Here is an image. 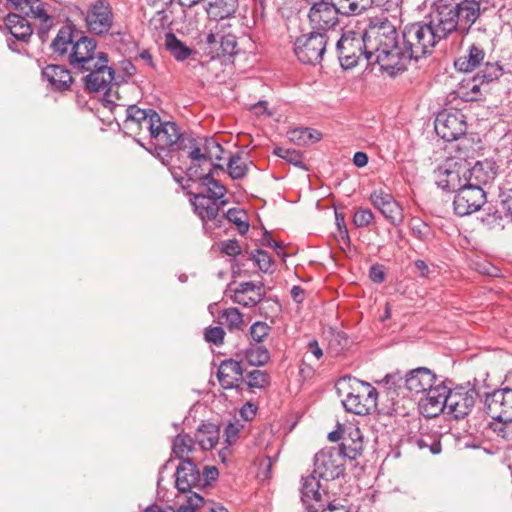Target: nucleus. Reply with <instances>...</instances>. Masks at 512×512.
<instances>
[{
    "label": "nucleus",
    "mask_w": 512,
    "mask_h": 512,
    "mask_svg": "<svg viewBox=\"0 0 512 512\" xmlns=\"http://www.w3.org/2000/svg\"><path fill=\"white\" fill-rule=\"evenodd\" d=\"M363 35L368 64L378 65L382 72L391 77L401 74L403 49L396 18L390 20L383 15L370 18Z\"/></svg>",
    "instance_id": "f257e3e1"
},
{
    "label": "nucleus",
    "mask_w": 512,
    "mask_h": 512,
    "mask_svg": "<svg viewBox=\"0 0 512 512\" xmlns=\"http://www.w3.org/2000/svg\"><path fill=\"white\" fill-rule=\"evenodd\" d=\"M401 73L407 70L412 60L429 55L439 42L438 38L427 23L416 22L405 26L402 34Z\"/></svg>",
    "instance_id": "f03ea898"
},
{
    "label": "nucleus",
    "mask_w": 512,
    "mask_h": 512,
    "mask_svg": "<svg viewBox=\"0 0 512 512\" xmlns=\"http://www.w3.org/2000/svg\"><path fill=\"white\" fill-rule=\"evenodd\" d=\"M338 391L345 395V409L356 415H368L377 407L378 392L369 383L356 378H343L338 382Z\"/></svg>",
    "instance_id": "7ed1b4c3"
},
{
    "label": "nucleus",
    "mask_w": 512,
    "mask_h": 512,
    "mask_svg": "<svg viewBox=\"0 0 512 512\" xmlns=\"http://www.w3.org/2000/svg\"><path fill=\"white\" fill-rule=\"evenodd\" d=\"M471 141L469 139H463L458 144L459 159L464 160L467 182L474 186H478L485 190V186L490 184L496 177L497 165L496 162L491 159L478 160L473 166L467 162V158H471L474 154V150L470 151Z\"/></svg>",
    "instance_id": "20e7f679"
},
{
    "label": "nucleus",
    "mask_w": 512,
    "mask_h": 512,
    "mask_svg": "<svg viewBox=\"0 0 512 512\" xmlns=\"http://www.w3.org/2000/svg\"><path fill=\"white\" fill-rule=\"evenodd\" d=\"M328 44V35L312 31L296 38L294 52L304 64L315 65L322 61Z\"/></svg>",
    "instance_id": "39448f33"
},
{
    "label": "nucleus",
    "mask_w": 512,
    "mask_h": 512,
    "mask_svg": "<svg viewBox=\"0 0 512 512\" xmlns=\"http://www.w3.org/2000/svg\"><path fill=\"white\" fill-rule=\"evenodd\" d=\"M345 463L341 451L336 447H326L314 456L313 472L322 480H334L344 475Z\"/></svg>",
    "instance_id": "423d86ee"
},
{
    "label": "nucleus",
    "mask_w": 512,
    "mask_h": 512,
    "mask_svg": "<svg viewBox=\"0 0 512 512\" xmlns=\"http://www.w3.org/2000/svg\"><path fill=\"white\" fill-rule=\"evenodd\" d=\"M336 49L344 69L355 67L363 56L366 59V43L363 34L361 36L355 33L342 35L336 43Z\"/></svg>",
    "instance_id": "0eeeda50"
},
{
    "label": "nucleus",
    "mask_w": 512,
    "mask_h": 512,
    "mask_svg": "<svg viewBox=\"0 0 512 512\" xmlns=\"http://www.w3.org/2000/svg\"><path fill=\"white\" fill-rule=\"evenodd\" d=\"M467 130L466 117L458 110L442 111L435 119V131L443 140L451 142L464 139Z\"/></svg>",
    "instance_id": "6e6552de"
},
{
    "label": "nucleus",
    "mask_w": 512,
    "mask_h": 512,
    "mask_svg": "<svg viewBox=\"0 0 512 512\" xmlns=\"http://www.w3.org/2000/svg\"><path fill=\"white\" fill-rule=\"evenodd\" d=\"M96 41L93 38L79 35L68 54V62L78 72L92 69L94 62L98 60L99 52H96Z\"/></svg>",
    "instance_id": "1a4fd4ad"
},
{
    "label": "nucleus",
    "mask_w": 512,
    "mask_h": 512,
    "mask_svg": "<svg viewBox=\"0 0 512 512\" xmlns=\"http://www.w3.org/2000/svg\"><path fill=\"white\" fill-rule=\"evenodd\" d=\"M339 15L341 13L334 1L321 0L311 6L308 19L313 31L326 33L338 25Z\"/></svg>",
    "instance_id": "9d476101"
},
{
    "label": "nucleus",
    "mask_w": 512,
    "mask_h": 512,
    "mask_svg": "<svg viewBox=\"0 0 512 512\" xmlns=\"http://www.w3.org/2000/svg\"><path fill=\"white\" fill-rule=\"evenodd\" d=\"M464 169V162H457L454 159L447 160L434 172L436 184L445 191L457 193L467 182Z\"/></svg>",
    "instance_id": "9b49d317"
},
{
    "label": "nucleus",
    "mask_w": 512,
    "mask_h": 512,
    "mask_svg": "<svg viewBox=\"0 0 512 512\" xmlns=\"http://www.w3.org/2000/svg\"><path fill=\"white\" fill-rule=\"evenodd\" d=\"M486 203V192L484 189L472 184H465L455 194L453 205L454 211L459 216H466L481 209Z\"/></svg>",
    "instance_id": "f8f14e48"
},
{
    "label": "nucleus",
    "mask_w": 512,
    "mask_h": 512,
    "mask_svg": "<svg viewBox=\"0 0 512 512\" xmlns=\"http://www.w3.org/2000/svg\"><path fill=\"white\" fill-rule=\"evenodd\" d=\"M95 66L84 77L85 87L92 92L106 91L114 80V70L108 66L107 54L99 52Z\"/></svg>",
    "instance_id": "ddd939ff"
},
{
    "label": "nucleus",
    "mask_w": 512,
    "mask_h": 512,
    "mask_svg": "<svg viewBox=\"0 0 512 512\" xmlns=\"http://www.w3.org/2000/svg\"><path fill=\"white\" fill-rule=\"evenodd\" d=\"M201 473L195 461H182L176 470V488L182 494L178 496L180 504L187 503V497L193 494L192 488L198 487L201 483Z\"/></svg>",
    "instance_id": "4468645a"
},
{
    "label": "nucleus",
    "mask_w": 512,
    "mask_h": 512,
    "mask_svg": "<svg viewBox=\"0 0 512 512\" xmlns=\"http://www.w3.org/2000/svg\"><path fill=\"white\" fill-rule=\"evenodd\" d=\"M478 393L474 388H448V412L456 419L467 416L476 403Z\"/></svg>",
    "instance_id": "2eb2a0df"
},
{
    "label": "nucleus",
    "mask_w": 512,
    "mask_h": 512,
    "mask_svg": "<svg viewBox=\"0 0 512 512\" xmlns=\"http://www.w3.org/2000/svg\"><path fill=\"white\" fill-rule=\"evenodd\" d=\"M191 204L194 207V212L205 223V229L222 226L224 217L219 215V204L216 200L199 193L191 198Z\"/></svg>",
    "instance_id": "dca6fc26"
},
{
    "label": "nucleus",
    "mask_w": 512,
    "mask_h": 512,
    "mask_svg": "<svg viewBox=\"0 0 512 512\" xmlns=\"http://www.w3.org/2000/svg\"><path fill=\"white\" fill-rule=\"evenodd\" d=\"M448 387L439 384L426 391L424 397L419 400V410L426 418H434L448 409Z\"/></svg>",
    "instance_id": "f3484780"
},
{
    "label": "nucleus",
    "mask_w": 512,
    "mask_h": 512,
    "mask_svg": "<svg viewBox=\"0 0 512 512\" xmlns=\"http://www.w3.org/2000/svg\"><path fill=\"white\" fill-rule=\"evenodd\" d=\"M87 27L95 34L107 33L113 23V13L109 3L98 0L90 6L85 18Z\"/></svg>",
    "instance_id": "a211bd4d"
},
{
    "label": "nucleus",
    "mask_w": 512,
    "mask_h": 512,
    "mask_svg": "<svg viewBox=\"0 0 512 512\" xmlns=\"http://www.w3.org/2000/svg\"><path fill=\"white\" fill-rule=\"evenodd\" d=\"M427 25L433 28V32L439 41L446 38L458 28L453 6H437L435 12L430 15V21Z\"/></svg>",
    "instance_id": "6ab92c4d"
},
{
    "label": "nucleus",
    "mask_w": 512,
    "mask_h": 512,
    "mask_svg": "<svg viewBox=\"0 0 512 512\" xmlns=\"http://www.w3.org/2000/svg\"><path fill=\"white\" fill-rule=\"evenodd\" d=\"M485 408L491 418L512 417V389L503 388L487 394Z\"/></svg>",
    "instance_id": "aec40b11"
},
{
    "label": "nucleus",
    "mask_w": 512,
    "mask_h": 512,
    "mask_svg": "<svg viewBox=\"0 0 512 512\" xmlns=\"http://www.w3.org/2000/svg\"><path fill=\"white\" fill-rule=\"evenodd\" d=\"M481 5L477 0H463L456 6H453L457 23H461L459 29H462V34H468L471 26L477 21L481 13L484 12Z\"/></svg>",
    "instance_id": "412c9836"
},
{
    "label": "nucleus",
    "mask_w": 512,
    "mask_h": 512,
    "mask_svg": "<svg viewBox=\"0 0 512 512\" xmlns=\"http://www.w3.org/2000/svg\"><path fill=\"white\" fill-rule=\"evenodd\" d=\"M435 374L428 368L419 367L406 374L405 387L413 393L426 392L433 388Z\"/></svg>",
    "instance_id": "4be33fe9"
},
{
    "label": "nucleus",
    "mask_w": 512,
    "mask_h": 512,
    "mask_svg": "<svg viewBox=\"0 0 512 512\" xmlns=\"http://www.w3.org/2000/svg\"><path fill=\"white\" fill-rule=\"evenodd\" d=\"M341 451L344 459H356L363 450L362 434L359 428L349 426L343 430L342 443L340 447H336Z\"/></svg>",
    "instance_id": "5701e85b"
},
{
    "label": "nucleus",
    "mask_w": 512,
    "mask_h": 512,
    "mask_svg": "<svg viewBox=\"0 0 512 512\" xmlns=\"http://www.w3.org/2000/svg\"><path fill=\"white\" fill-rule=\"evenodd\" d=\"M217 378L224 389L237 387L243 380V369L240 362L233 359L223 360L218 368Z\"/></svg>",
    "instance_id": "b1692460"
},
{
    "label": "nucleus",
    "mask_w": 512,
    "mask_h": 512,
    "mask_svg": "<svg viewBox=\"0 0 512 512\" xmlns=\"http://www.w3.org/2000/svg\"><path fill=\"white\" fill-rule=\"evenodd\" d=\"M318 476L313 472L311 475L302 478L301 494L302 501L315 512L322 506L320 482Z\"/></svg>",
    "instance_id": "393cba45"
},
{
    "label": "nucleus",
    "mask_w": 512,
    "mask_h": 512,
    "mask_svg": "<svg viewBox=\"0 0 512 512\" xmlns=\"http://www.w3.org/2000/svg\"><path fill=\"white\" fill-rule=\"evenodd\" d=\"M180 137L179 129L174 122H163L162 120L160 127L151 136L155 141V145L160 149H166L175 145Z\"/></svg>",
    "instance_id": "a878e982"
},
{
    "label": "nucleus",
    "mask_w": 512,
    "mask_h": 512,
    "mask_svg": "<svg viewBox=\"0 0 512 512\" xmlns=\"http://www.w3.org/2000/svg\"><path fill=\"white\" fill-rule=\"evenodd\" d=\"M158 122V113L152 109H141L135 105L126 109L125 126L130 130H134L138 124H149L151 129Z\"/></svg>",
    "instance_id": "bb28decb"
},
{
    "label": "nucleus",
    "mask_w": 512,
    "mask_h": 512,
    "mask_svg": "<svg viewBox=\"0 0 512 512\" xmlns=\"http://www.w3.org/2000/svg\"><path fill=\"white\" fill-rule=\"evenodd\" d=\"M42 76L56 90H65L72 83L70 71L61 65H47L42 70Z\"/></svg>",
    "instance_id": "cd10ccee"
},
{
    "label": "nucleus",
    "mask_w": 512,
    "mask_h": 512,
    "mask_svg": "<svg viewBox=\"0 0 512 512\" xmlns=\"http://www.w3.org/2000/svg\"><path fill=\"white\" fill-rule=\"evenodd\" d=\"M79 37V33L76 32L72 26L66 25L59 29L56 37L51 43L53 52L59 56L68 55Z\"/></svg>",
    "instance_id": "c85d7f7f"
},
{
    "label": "nucleus",
    "mask_w": 512,
    "mask_h": 512,
    "mask_svg": "<svg viewBox=\"0 0 512 512\" xmlns=\"http://www.w3.org/2000/svg\"><path fill=\"white\" fill-rule=\"evenodd\" d=\"M176 512H229L223 506L205 501L198 493L187 497L186 504H180Z\"/></svg>",
    "instance_id": "c756f323"
},
{
    "label": "nucleus",
    "mask_w": 512,
    "mask_h": 512,
    "mask_svg": "<svg viewBox=\"0 0 512 512\" xmlns=\"http://www.w3.org/2000/svg\"><path fill=\"white\" fill-rule=\"evenodd\" d=\"M5 24L11 35L17 40L26 42L31 37L33 30L25 17L19 14L10 13L5 19Z\"/></svg>",
    "instance_id": "7c9ffc66"
},
{
    "label": "nucleus",
    "mask_w": 512,
    "mask_h": 512,
    "mask_svg": "<svg viewBox=\"0 0 512 512\" xmlns=\"http://www.w3.org/2000/svg\"><path fill=\"white\" fill-rule=\"evenodd\" d=\"M485 51L478 45H471L468 50V54L459 57L455 61V67L459 71L470 72L481 66L485 59Z\"/></svg>",
    "instance_id": "2f4dec72"
},
{
    "label": "nucleus",
    "mask_w": 512,
    "mask_h": 512,
    "mask_svg": "<svg viewBox=\"0 0 512 512\" xmlns=\"http://www.w3.org/2000/svg\"><path fill=\"white\" fill-rule=\"evenodd\" d=\"M196 451L194 440L188 434L177 435L172 444L173 455L182 460L195 461L193 453Z\"/></svg>",
    "instance_id": "473e14b6"
},
{
    "label": "nucleus",
    "mask_w": 512,
    "mask_h": 512,
    "mask_svg": "<svg viewBox=\"0 0 512 512\" xmlns=\"http://www.w3.org/2000/svg\"><path fill=\"white\" fill-rule=\"evenodd\" d=\"M195 439L202 450H210L218 443L219 429L214 424H203L198 428Z\"/></svg>",
    "instance_id": "72a5a7b5"
},
{
    "label": "nucleus",
    "mask_w": 512,
    "mask_h": 512,
    "mask_svg": "<svg viewBox=\"0 0 512 512\" xmlns=\"http://www.w3.org/2000/svg\"><path fill=\"white\" fill-rule=\"evenodd\" d=\"M164 45L177 61H184L193 53V50L173 33H167L165 35Z\"/></svg>",
    "instance_id": "f704fd0d"
},
{
    "label": "nucleus",
    "mask_w": 512,
    "mask_h": 512,
    "mask_svg": "<svg viewBox=\"0 0 512 512\" xmlns=\"http://www.w3.org/2000/svg\"><path fill=\"white\" fill-rule=\"evenodd\" d=\"M206 153L201 152V149L199 147H193L192 150L189 152V158L192 161L195 162H202L206 161L207 159L216 158L221 159V153L223 152V149L219 143L216 141L210 140L206 143Z\"/></svg>",
    "instance_id": "c9c22d12"
},
{
    "label": "nucleus",
    "mask_w": 512,
    "mask_h": 512,
    "mask_svg": "<svg viewBox=\"0 0 512 512\" xmlns=\"http://www.w3.org/2000/svg\"><path fill=\"white\" fill-rule=\"evenodd\" d=\"M244 357L252 366H263L270 360V353L263 346L250 345L245 350Z\"/></svg>",
    "instance_id": "e433bc0d"
},
{
    "label": "nucleus",
    "mask_w": 512,
    "mask_h": 512,
    "mask_svg": "<svg viewBox=\"0 0 512 512\" xmlns=\"http://www.w3.org/2000/svg\"><path fill=\"white\" fill-rule=\"evenodd\" d=\"M18 11L27 17L35 18L38 20H47L48 14L44 8V3L40 0H25L22 2L21 8Z\"/></svg>",
    "instance_id": "4c0bfd02"
},
{
    "label": "nucleus",
    "mask_w": 512,
    "mask_h": 512,
    "mask_svg": "<svg viewBox=\"0 0 512 512\" xmlns=\"http://www.w3.org/2000/svg\"><path fill=\"white\" fill-rule=\"evenodd\" d=\"M493 421L489 424L490 429L498 437L511 441L512 440V417L492 418Z\"/></svg>",
    "instance_id": "58836bf2"
},
{
    "label": "nucleus",
    "mask_w": 512,
    "mask_h": 512,
    "mask_svg": "<svg viewBox=\"0 0 512 512\" xmlns=\"http://www.w3.org/2000/svg\"><path fill=\"white\" fill-rule=\"evenodd\" d=\"M503 73L502 67L496 62H486L484 67L476 74L474 81L489 83L497 80Z\"/></svg>",
    "instance_id": "ea45409f"
},
{
    "label": "nucleus",
    "mask_w": 512,
    "mask_h": 512,
    "mask_svg": "<svg viewBox=\"0 0 512 512\" xmlns=\"http://www.w3.org/2000/svg\"><path fill=\"white\" fill-rule=\"evenodd\" d=\"M201 184L207 187L210 198L220 200L226 194V188L216 179L213 178L211 172L200 177Z\"/></svg>",
    "instance_id": "a19ab883"
},
{
    "label": "nucleus",
    "mask_w": 512,
    "mask_h": 512,
    "mask_svg": "<svg viewBox=\"0 0 512 512\" xmlns=\"http://www.w3.org/2000/svg\"><path fill=\"white\" fill-rule=\"evenodd\" d=\"M380 212L394 226L400 225L403 222V209L394 198Z\"/></svg>",
    "instance_id": "79ce46f5"
},
{
    "label": "nucleus",
    "mask_w": 512,
    "mask_h": 512,
    "mask_svg": "<svg viewBox=\"0 0 512 512\" xmlns=\"http://www.w3.org/2000/svg\"><path fill=\"white\" fill-rule=\"evenodd\" d=\"M224 217V222L228 221L235 224L238 227L240 234H245L249 229V224L246 221L247 215L246 213L237 208H231L227 211L226 215H222Z\"/></svg>",
    "instance_id": "37998d69"
},
{
    "label": "nucleus",
    "mask_w": 512,
    "mask_h": 512,
    "mask_svg": "<svg viewBox=\"0 0 512 512\" xmlns=\"http://www.w3.org/2000/svg\"><path fill=\"white\" fill-rule=\"evenodd\" d=\"M248 171L247 164L242 160L239 154H234L228 162V173L233 179H241L246 176Z\"/></svg>",
    "instance_id": "c03bdc74"
},
{
    "label": "nucleus",
    "mask_w": 512,
    "mask_h": 512,
    "mask_svg": "<svg viewBox=\"0 0 512 512\" xmlns=\"http://www.w3.org/2000/svg\"><path fill=\"white\" fill-rule=\"evenodd\" d=\"M222 324L230 330L238 329L243 323L242 314L237 308H228L221 314Z\"/></svg>",
    "instance_id": "a18cd8bd"
},
{
    "label": "nucleus",
    "mask_w": 512,
    "mask_h": 512,
    "mask_svg": "<svg viewBox=\"0 0 512 512\" xmlns=\"http://www.w3.org/2000/svg\"><path fill=\"white\" fill-rule=\"evenodd\" d=\"M273 153L276 156L286 160L287 162H289L295 166L306 169V167L302 161V155L300 154V152H298L296 150L286 149V148H282V147H276L274 149Z\"/></svg>",
    "instance_id": "49530a36"
},
{
    "label": "nucleus",
    "mask_w": 512,
    "mask_h": 512,
    "mask_svg": "<svg viewBox=\"0 0 512 512\" xmlns=\"http://www.w3.org/2000/svg\"><path fill=\"white\" fill-rule=\"evenodd\" d=\"M247 384L250 388L262 389L269 385L270 377L262 370H253L247 374Z\"/></svg>",
    "instance_id": "de8ad7c7"
},
{
    "label": "nucleus",
    "mask_w": 512,
    "mask_h": 512,
    "mask_svg": "<svg viewBox=\"0 0 512 512\" xmlns=\"http://www.w3.org/2000/svg\"><path fill=\"white\" fill-rule=\"evenodd\" d=\"M321 137L322 135L319 131L304 128L301 130L292 131L290 139L293 141H298L299 143L306 144L308 140H311L312 142H317L321 139Z\"/></svg>",
    "instance_id": "09e8293b"
},
{
    "label": "nucleus",
    "mask_w": 512,
    "mask_h": 512,
    "mask_svg": "<svg viewBox=\"0 0 512 512\" xmlns=\"http://www.w3.org/2000/svg\"><path fill=\"white\" fill-rule=\"evenodd\" d=\"M234 303L242 305L244 307H254L263 300V294H243L234 292L232 295Z\"/></svg>",
    "instance_id": "8fccbe9b"
},
{
    "label": "nucleus",
    "mask_w": 512,
    "mask_h": 512,
    "mask_svg": "<svg viewBox=\"0 0 512 512\" xmlns=\"http://www.w3.org/2000/svg\"><path fill=\"white\" fill-rule=\"evenodd\" d=\"M349 341L345 334L341 332H334L329 340V349L334 355L340 354Z\"/></svg>",
    "instance_id": "3c124183"
},
{
    "label": "nucleus",
    "mask_w": 512,
    "mask_h": 512,
    "mask_svg": "<svg viewBox=\"0 0 512 512\" xmlns=\"http://www.w3.org/2000/svg\"><path fill=\"white\" fill-rule=\"evenodd\" d=\"M234 292L237 293H243V294H263V298L266 295L265 289H264V283L263 282H242L238 285V287L234 290Z\"/></svg>",
    "instance_id": "603ef678"
},
{
    "label": "nucleus",
    "mask_w": 512,
    "mask_h": 512,
    "mask_svg": "<svg viewBox=\"0 0 512 512\" xmlns=\"http://www.w3.org/2000/svg\"><path fill=\"white\" fill-rule=\"evenodd\" d=\"M392 199V194L384 191L383 189H376L370 195L371 203L379 211Z\"/></svg>",
    "instance_id": "864d4df0"
},
{
    "label": "nucleus",
    "mask_w": 512,
    "mask_h": 512,
    "mask_svg": "<svg viewBox=\"0 0 512 512\" xmlns=\"http://www.w3.org/2000/svg\"><path fill=\"white\" fill-rule=\"evenodd\" d=\"M252 258L255 260L261 271L265 273L270 272L272 259L266 251L257 249L255 253L252 254Z\"/></svg>",
    "instance_id": "5fc2aeb1"
},
{
    "label": "nucleus",
    "mask_w": 512,
    "mask_h": 512,
    "mask_svg": "<svg viewBox=\"0 0 512 512\" xmlns=\"http://www.w3.org/2000/svg\"><path fill=\"white\" fill-rule=\"evenodd\" d=\"M270 326L265 322H256L250 328L251 338L256 342H262L264 338L269 334Z\"/></svg>",
    "instance_id": "6e6d98bb"
},
{
    "label": "nucleus",
    "mask_w": 512,
    "mask_h": 512,
    "mask_svg": "<svg viewBox=\"0 0 512 512\" xmlns=\"http://www.w3.org/2000/svg\"><path fill=\"white\" fill-rule=\"evenodd\" d=\"M411 232L413 236H415L421 241H428L432 234L430 227L426 223L419 220L415 221L411 225Z\"/></svg>",
    "instance_id": "4d7b16f0"
},
{
    "label": "nucleus",
    "mask_w": 512,
    "mask_h": 512,
    "mask_svg": "<svg viewBox=\"0 0 512 512\" xmlns=\"http://www.w3.org/2000/svg\"><path fill=\"white\" fill-rule=\"evenodd\" d=\"M220 48L225 55H234L236 53L237 41L236 37L232 34L221 35Z\"/></svg>",
    "instance_id": "13d9d810"
},
{
    "label": "nucleus",
    "mask_w": 512,
    "mask_h": 512,
    "mask_svg": "<svg viewBox=\"0 0 512 512\" xmlns=\"http://www.w3.org/2000/svg\"><path fill=\"white\" fill-rule=\"evenodd\" d=\"M373 219L374 215L370 209H359L354 214L353 222L357 227L363 228L370 225Z\"/></svg>",
    "instance_id": "bf43d9fd"
},
{
    "label": "nucleus",
    "mask_w": 512,
    "mask_h": 512,
    "mask_svg": "<svg viewBox=\"0 0 512 512\" xmlns=\"http://www.w3.org/2000/svg\"><path fill=\"white\" fill-rule=\"evenodd\" d=\"M225 332L222 327H210L205 331V340L215 345H221L223 343Z\"/></svg>",
    "instance_id": "052dcab7"
},
{
    "label": "nucleus",
    "mask_w": 512,
    "mask_h": 512,
    "mask_svg": "<svg viewBox=\"0 0 512 512\" xmlns=\"http://www.w3.org/2000/svg\"><path fill=\"white\" fill-rule=\"evenodd\" d=\"M499 205L501 210L512 218V188L501 190Z\"/></svg>",
    "instance_id": "680f3d73"
},
{
    "label": "nucleus",
    "mask_w": 512,
    "mask_h": 512,
    "mask_svg": "<svg viewBox=\"0 0 512 512\" xmlns=\"http://www.w3.org/2000/svg\"><path fill=\"white\" fill-rule=\"evenodd\" d=\"M243 425L239 422L229 423L225 428V436L226 442L229 445H232L236 442L239 437V433L241 432Z\"/></svg>",
    "instance_id": "e2e57ef3"
},
{
    "label": "nucleus",
    "mask_w": 512,
    "mask_h": 512,
    "mask_svg": "<svg viewBox=\"0 0 512 512\" xmlns=\"http://www.w3.org/2000/svg\"><path fill=\"white\" fill-rule=\"evenodd\" d=\"M221 251L229 256H237L241 253V247L237 240H227L221 243Z\"/></svg>",
    "instance_id": "0e129e2a"
},
{
    "label": "nucleus",
    "mask_w": 512,
    "mask_h": 512,
    "mask_svg": "<svg viewBox=\"0 0 512 512\" xmlns=\"http://www.w3.org/2000/svg\"><path fill=\"white\" fill-rule=\"evenodd\" d=\"M402 0H372V5L383 8L386 11L397 10Z\"/></svg>",
    "instance_id": "69168bd1"
},
{
    "label": "nucleus",
    "mask_w": 512,
    "mask_h": 512,
    "mask_svg": "<svg viewBox=\"0 0 512 512\" xmlns=\"http://www.w3.org/2000/svg\"><path fill=\"white\" fill-rule=\"evenodd\" d=\"M261 244L263 246L273 248L278 255H280L283 251V247L278 242H276L268 232L264 233L261 239Z\"/></svg>",
    "instance_id": "338daca9"
},
{
    "label": "nucleus",
    "mask_w": 512,
    "mask_h": 512,
    "mask_svg": "<svg viewBox=\"0 0 512 512\" xmlns=\"http://www.w3.org/2000/svg\"><path fill=\"white\" fill-rule=\"evenodd\" d=\"M369 277L374 283H382L385 280V273L382 266L373 265L370 268Z\"/></svg>",
    "instance_id": "774afa93"
}]
</instances>
